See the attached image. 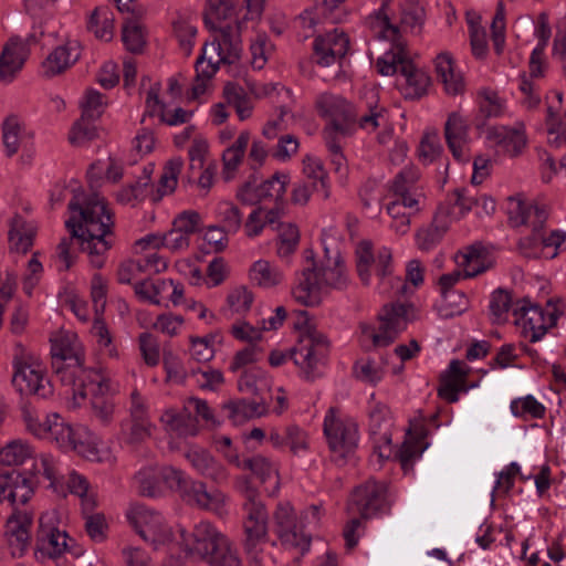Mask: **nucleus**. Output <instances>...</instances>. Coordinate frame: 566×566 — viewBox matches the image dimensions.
<instances>
[{"instance_id":"58","label":"nucleus","mask_w":566,"mask_h":566,"mask_svg":"<svg viewBox=\"0 0 566 566\" xmlns=\"http://www.w3.org/2000/svg\"><path fill=\"white\" fill-rule=\"evenodd\" d=\"M242 470L251 471L261 482H265L273 474H276V469L263 455H254L243 460Z\"/></svg>"},{"instance_id":"46","label":"nucleus","mask_w":566,"mask_h":566,"mask_svg":"<svg viewBox=\"0 0 566 566\" xmlns=\"http://www.w3.org/2000/svg\"><path fill=\"white\" fill-rule=\"evenodd\" d=\"M161 420L180 436H195L197 433L196 418L187 409L180 412L168 410L164 413Z\"/></svg>"},{"instance_id":"21","label":"nucleus","mask_w":566,"mask_h":566,"mask_svg":"<svg viewBox=\"0 0 566 566\" xmlns=\"http://www.w3.org/2000/svg\"><path fill=\"white\" fill-rule=\"evenodd\" d=\"M29 56L19 35H12L0 54V81L10 83L22 70Z\"/></svg>"},{"instance_id":"1","label":"nucleus","mask_w":566,"mask_h":566,"mask_svg":"<svg viewBox=\"0 0 566 566\" xmlns=\"http://www.w3.org/2000/svg\"><path fill=\"white\" fill-rule=\"evenodd\" d=\"M240 0H207L203 12L205 25L213 32H219L220 38H214L202 48L201 55L197 59L196 76L188 99H197L206 92L207 83L212 78L219 65L235 63L242 52L240 39L242 22L234 19V25L223 21H230L237 15Z\"/></svg>"},{"instance_id":"35","label":"nucleus","mask_w":566,"mask_h":566,"mask_svg":"<svg viewBox=\"0 0 566 566\" xmlns=\"http://www.w3.org/2000/svg\"><path fill=\"white\" fill-rule=\"evenodd\" d=\"M51 356L67 359L70 366H78L84 364V356L81 353L80 344L74 334H61L51 339Z\"/></svg>"},{"instance_id":"37","label":"nucleus","mask_w":566,"mask_h":566,"mask_svg":"<svg viewBox=\"0 0 566 566\" xmlns=\"http://www.w3.org/2000/svg\"><path fill=\"white\" fill-rule=\"evenodd\" d=\"M426 20V11L422 6L416 1H407L401 6L399 35L401 30L413 34H420Z\"/></svg>"},{"instance_id":"6","label":"nucleus","mask_w":566,"mask_h":566,"mask_svg":"<svg viewBox=\"0 0 566 566\" xmlns=\"http://www.w3.org/2000/svg\"><path fill=\"white\" fill-rule=\"evenodd\" d=\"M179 535L188 555L198 557L211 566H241L238 552L228 537L210 522L198 523L192 532L179 527Z\"/></svg>"},{"instance_id":"31","label":"nucleus","mask_w":566,"mask_h":566,"mask_svg":"<svg viewBox=\"0 0 566 566\" xmlns=\"http://www.w3.org/2000/svg\"><path fill=\"white\" fill-rule=\"evenodd\" d=\"M400 74L405 77L406 83L401 88L402 95L406 99H419L427 93V88L430 84V77L428 74L417 69L411 60L405 62L403 66L400 67Z\"/></svg>"},{"instance_id":"10","label":"nucleus","mask_w":566,"mask_h":566,"mask_svg":"<svg viewBox=\"0 0 566 566\" xmlns=\"http://www.w3.org/2000/svg\"><path fill=\"white\" fill-rule=\"evenodd\" d=\"M318 112L329 118L323 136L348 137L353 133L356 114L354 107L342 96L324 93L316 101Z\"/></svg>"},{"instance_id":"41","label":"nucleus","mask_w":566,"mask_h":566,"mask_svg":"<svg viewBox=\"0 0 566 566\" xmlns=\"http://www.w3.org/2000/svg\"><path fill=\"white\" fill-rule=\"evenodd\" d=\"M504 109V105L500 99L497 93L493 91H483L480 93L479 113L475 117L476 128L485 125L486 119L491 117H499Z\"/></svg>"},{"instance_id":"18","label":"nucleus","mask_w":566,"mask_h":566,"mask_svg":"<svg viewBox=\"0 0 566 566\" xmlns=\"http://www.w3.org/2000/svg\"><path fill=\"white\" fill-rule=\"evenodd\" d=\"M513 315L515 316V324H522L525 333H531L530 342L532 343L539 340L546 334L548 327L556 324L557 319L553 313L546 315L541 306L532 304L527 300L518 301L514 305Z\"/></svg>"},{"instance_id":"56","label":"nucleus","mask_w":566,"mask_h":566,"mask_svg":"<svg viewBox=\"0 0 566 566\" xmlns=\"http://www.w3.org/2000/svg\"><path fill=\"white\" fill-rule=\"evenodd\" d=\"M359 327L361 334L360 345L365 350H370L376 347H386L392 343V338L386 337L382 331H380V327L378 328V332H376L374 326L366 323H361Z\"/></svg>"},{"instance_id":"53","label":"nucleus","mask_w":566,"mask_h":566,"mask_svg":"<svg viewBox=\"0 0 566 566\" xmlns=\"http://www.w3.org/2000/svg\"><path fill=\"white\" fill-rule=\"evenodd\" d=\"M20 125L15 116H9L2 124V138L7 156L15 155L20 147Z\"/></svg>"},{"instance_id":"40","label":"nucleus","mask_w":566,"mask_h":566,"mask_svg":"<svg viewBox=\"0 0 566 566\" xmlns=\"http://www.w3.org/2000/svg\"><path fill=\"white\" fill-rule=\"evenodd\" d=\"M447 230L448 223L446 217H442L441 213L438 212L428 228L417 232L418 248L423 251H429L441 241Z\"/></svg>"},{"instance_id":"23","label":"nucleus","mask_w":566,"mask_h":566,"mask_svg":"<svg viewBox=\"0 0 566 566\" xmlns=\"http://www.w3.org/2000/svg\"><path fill=\"white\" fill-rule=\"evenodd\" d=\"M81 55V48L77 42H66L56 46L43 61V76L51 78L66 71Z\"/></svg>"},{"instance_id":"12","label":"nucleus","mask_w":566,"mask_h":566,"mask_svg":"<svg viewBox=\"0 0 566 566\" xmlns=\"http://www.w3.org/2000/svg\"><path fill=\"white\" fill-rule=\"evenodd\" d=\"M350 502L357 507L360 517L364 520H368L377 514L388 513L391 507L388 483L386 481L368 479L354 489Z\"/></svg>"},{"instance_id":"47","label":"nucleus","mask_w":566,"mask_h":566,"mask_svg":"<svg viewBox=\"0 0 566 566\" xmlns=\"http://www.w3.org/2000/svg\"><path fill=\"white\" fill-rule=\"evenodd\" d=\"M265 388L264 373L259 368L245 369L238 380V389L243 394L252 395L253 398L264 397Z\"/></svg>"},{"instance_id":"17","label":"nucleus","mask_w":566,"mask_h":566,"mask_svg":"<svg viewBox=\"0 0 566 566\" xmlns=\"http://www.w3.org/2000/svg\"><path fill=\"white\" fill-rule=\"evenodd\" d=\"M182 501L196 509L209 511L219 517L227 515L226 495L218 489L208 490L202 481L189 480L179 494Z\"/></svg>"},{"instance_id":"22","label":"nucleus","mask_w":566,"mask_h":566,"mask_svg":"<svg viewBox=\"0 0 566 566\" xmlns=\"http://www.w3.org/2000/svg\"><path fill=\"white\" fill-rule=\"evenodd\" d=\"M413 306L403 303H390L382 306L378 314L380 331L386 337H391L392 343L398 335L407 328L408 314Z\"/></svg>"},{"instance_id":"25","label":"nucleus","mask_w":566,"mask_h":566,"mask_svg":"<svg viewBox=\"0 0 566 566\" xmlns=\"http://www.w3.org/2000/svg\"><path fill=\"white\" fill-rule=\"evenodd\" d=\"M69 535L53 526H44L40 518V527L36 533L35 554L40 553L43 557H60L69 549Z\"/></svg>"},{"instance_id":"3","label":"nucleus","mask_w":566,"mask_h":566,"mask_svg":"<svg viewBox=\"0 0 566 566\" xmlns=\"http://www.w3.org/2000/svg\"><path fill=\"white\" fill-rule=\"evenodd\" d=\"M39 465L32 448L12 440L0 449V502L25 505L40 484Z\"/></svg>"},{"instance_id":"9","label":"nucleus","mask_w":566,"mask_h":566,"mask_svg":"<svg viewBox=\"0 0 566 566\" xmlns=\"http://www.w3.org/2000/svg\"><path fill=\"white\" fill-rule=\"evenodd\" d=\"M48 434L57 446L65 450H72L85 458L97 454L93 442V436L83 426L73 427L65 422L57 413L48 416Z\"/></svg>"},{"instance_id":"16","label":"nucleus","mask_w":566,"mask_h":566,"mask_svg":"<svg viewBox=\"0 0 566 566\" xmlns=\"http://www.w3.org/2000/svg\"><path fill=\"white\" fill-rule=\"evenodd\" d=\"M18 505H11L13 511L6 521L3 536L11 548L12 556L21 557L31 543L33 512L28 509L20 510Z\"/></svg>"},{"instance_id":"7","label":"nucleus","mask_w":566,"mask_h":566,"mask_svg":"<svg viewBox=\"0 0 566 566\" xmlns=\"http://www.w3.org/2000/svg\"><path fill=\"white\" fill-rule=\"evenodd\" d=\"M547 218V209L535 211V220L532 221V233L518 241V249L525 258L552 260L566 251V231L552 230L547 233L544 230Z\"/></svg>"},{"instance_id":"33","label":"nucleus","mask_w":566,"mask_h":566,"mask_svg":"<svg viewBox=\"0 0 566 566\" xmlns=\"http://www.w3.org/2000/svg\"><path fill=\"white\" fill-rule=\"evenodd\" d=\"M488 138L494 140L512 157L517 156L526 145V136L522 128L493 127L489 130Z\"/></svg>"},{"instance_id":"39","label":"nucleus","mask_w":566,"mask_h":566,"mask_svg":"<svg viewBox=\"0 0 566 566\" xmlns=\"http://www.w3.org/2000/svg\"><path fill=\"white\" fill-rule=\"evenodd\" d=\"M486 249L480 242H475L465 248V251L457 256L458 264L463 268V277H474L488 270V266L470 268L473 262H485Z\"/></svg>"},{"instance_id":"36","label":"nucleus","mask_w":566,"mask_h":566,"mask_svg":"<svg viewBox=\"0 0 566 566\" xmlns=\"http://www.w3.org/2000/svg\"><path fill=\"white\" fill-rule=\"evenodd\" d=\"M86 28L96 39L111 41L114 36V13L108 7L95 8L88 17Z\"/></svg>"},{"instance_id":"42","label":"nucleus","mask_w":566,"mask_h":566,"mask_svg":"<svg viewBox=\"0 0 566 566\" xmlns=\"http://www.w3.org/2000/svg\"><path fill=\"white\" fill-rule=\"evenodd\" d=\"M303 171L306 178L311 181L313 191L322 195L323 199L329 197V190L326 184L327 172L319 159L307 156L304 159Z\"/></svg>"},{"instance_id":"63","label":"nucleus","mask_w":566,"mask_h":566,"mask_svg":"<svg viewBox=\"0 0 566 566\" xmlns=\"http://www.w3.org/2000/svg\"><path fill=\"white\" fill-rule=\"evenodd\" d=\"M122 40L126 49L132 53H140L146 44L145 36L140 25H124Z\"/></svg>"},{"instance_id":"51","label":"nucleus","mask_w":566,"mask_h":566,"mask_svg":"<svg viewBox=\"0 0 566 566\" xmlns=\"http://www.w3.org/2000/svg\"><path fill=\"white\" fill-rule=\"evenodd\" d=\"M489 307L493 316V323L505 321L507 312L514 307L510 292L501 287L496 289L491 295Z\"/></svg>"},{"instance_id":"55","label":"nucleus","mask_w":566,"mask_h":566,"mask_svg":"<svg viewBox=\"0 0 566 566\" xmlns=\"http://www.w3.org/2000/svg\"><path fill=\"white\" fill-rule=\"evenodd\" d=\"M441 296L442 304L440 311L446 317L460 315L468 307V298L461 291L443 293Z\"/></svg>"},{"instance_id":"52","label":"nucleus","mask_w":566,"mask_h":566,"mask_svg":"<svg viewBox=\"0 0 566 566\" xmlns=\"http://www.w3.org/2000/svg\"><path fill=\"white\" fill-rule=\"evenodd\" d=\"M108 390L102 392L95 391L92 394L91 406L94 416L99 419L104 424H108L112 421L115 403L113 398L106 396Z\"/></svg>"},{"instance_id":"49","label":"nucleus","mask_w":566,"mask_h":566,"mask_svg":"<svg viewBox=\"0 0 566 566\" xmlns=\"http://www.w3.org/2000/svg\"><path fill=\"white\" fill-rule=\"evenodd\" d=\"M139 493L143 496L156 497L160 494L159 471L157 468H144L135 475Z\"/></svg>"},{"instance_id":"32","label":"nucleus","mask_w":566,"mask_h":566,"mask_svg":"<svg viewBox=\"0 0 566 566\" xmlns=\"http://www.w3.org/2000/svg\"><path fill=\"white\" fill-rule=\"evenodd\" d=\"M434 66L437 75L449 95H458L464 91L463 77L454 71L453 59L450 53H440L434 60Z\"/></svg>"},{"instance_id":"64","label":"nucleus","mask_w":566,"mask_h":566,"mask_svg":"<svg viewBox=\"0 0 566 566\" xmlns=\"http://www.w3.org/2000/svg\"><path fill=\"white\" fill-rule=\"evenodd\" d=\"M253 302V294L245 286L233 289L227 297L228 305L237 313L250 310Z\"/></svg>"},{"instance_id":"5","label":"nucleus","mask_w":566,"mask_h":566,"mask_svg":"<svg viewBox=\"0 0 566 566\" xmlns=\"http://www.w3.org/2000/svg\"><path fill=\"white\" fill-rule=\"evenodd\" d=\"M297 315L298 319L294 326L301 333L296 345L290 349L289 354L272 350L269 363L272 367H279L290 356L294 364L300 367L302 377L307 381H314L323 375V368L329 353V343L326 336L310 323L306 311H300Z\"/></svg>"},{"instance_id":"38","label":"nucleus","mask_w":566,"mask_h":566,"mask_svg":"<svg viewBox=\"0 0 566 566\" xmlns=\"http://www.w3.org/2000/svg\"><path fill=\"white\" fill-rule=\"evenodd\" d=\"M250 279L258 286L270 289L282 282L283 273L269 261L259 260L250 269Z\"/></svg>"},{"instance_id":"48","label":"nucleus","mask_w":566,"mask_h":566,"mask_svg":"<svg viewBox=\"0 0 566 566\" xmlns=\"http://www.w3.org/2000/svg\"><path fill=\"white\" fill-rule=\"evenodd\" d=\"M95 120L96 119H91V117H84V115H81L71 128L69 142L73 146H81L95 139L97 137V129L94 125Z\"/></svg>"},{"instance_id":"43","label":"nucleus","mask_w":566,"mask_h":566,"mask_svg":"<svg viewBox=\"0 0 566 566\" xmlns=\"http://www.w3.org/2000/svg\"><path fill=\"white\" fill-rule=\"evenodd\" d=\"M552 31L549 25H538L537 36L539 41L537 46L532 51L528 62L531 78H538L544 76V51L548 43Z\"/></svg>"},{"instance_id":"14","label":"nucleus","mask_w":566,"mask_h":566,"mask_svg":"<svg viewBox=\"0 0 566 566\" xmlns=\"http://www.w3.org/2000/svg\"><path fill=\"white\" fill-rule=\"evenodd\" d=\"M129 518L138 535L155 548L171 541V530L159 512L145 505H136Z\"/></svg>"},{"instance_id":"26","label":"nucleus","mask_w":566,"mask_h":566,"mask_svg":"<svg viewBox=\"0 0 566 566\" xmlns=\"http://www.w3.org/2000/svg\"><path fill=\"white\" fill-rule=\"evenodd\" d=\"M391 418L390 410L382 403H376L369 411V431L375 437V451L378 452L380 458H389L388 454H384L381 447L378 443H384L389 448L391 444Z\"/></svg>"},{"instance_id":"2","label":"nucleus","mask_w":566,"mask_h":566,"mask_svg":"<svg viewBox=\"0 0 566 566\" xmlns=\"http://www.w3.org/2000/svg\"><path fill=\"white\" fill-rule=\"evenodd\" d=\"M67 208L72 216L65 221L66 229L80 241L82 249L88 251L92 265L101 269L103 254L112 247L107 237L113 233V213L104 198L97 193L86 196L83 191L73 195Z\"/></svg>"},{"instance_id":"54","label":"nucleus","mask_w":566,"mask_h":566,"mask_svg":"<svg viewBox=\"0 0 566 566\" xmlns=\"http://www.w3.org/2000/svg\"><path fill=\"white\" fill-rule=\"evenodd\" d=\"M272 50L273 46L269 42L268 35L265 33L256 34L250 45L252 66L256 70L263 69Z\"/></svg>"},{"instance_id":"59","label":"nucleus","mask_w":566,"mask_h":566,"mask_svg":"<svg viewBox=\"0 0 566 566\" xmlns=\"http://www.w3.org/2000/svg\"><path fill=\"white\" fill-rule=\"evenodd\" d=\"M325 145L328 149L331 164L334 166V170L337 174L344 175L347 170V160L342 151V140L346 137L337 136H323Z\"/></svg>"},{"instance_id":"8","label":"nucleus","mask_w":566,"mask_h":566,"mask_svg":"<svg viewBox=\"0 0 566 566\" xmlns=\"http://www.w3.org/2000/svg\"><path fill=\"white\" fill-rule=\"evenodd\" d=\"M297 525V516L290 502H280L273 512V530L281 545L303 556L311 546L312 537Z\"/></svg>"},{"instance_id":"29","label":"nucleus","mask_w":566,"mask_h":566,"mask_svg":"<svg viewBox=\"0 0 566 566\" xmlns=\"http://www.w3.org/2000/svg\"><path fill=\"white\" fill-rule=\"evenodd\" d=\"M223 410L228 412V418L237 424L265 415L268 401L265 397L252 398L251 400L242 398L226 402Z\"/></svg>"},{"instance_id":"4","label":"nucleus","mask_w":566,"mask_h":566,"mask_svg":"<svg viewBox=\"0 0 566 566\" xmlns=\"http://www.w3.org/2000/svg\"><path fill=\"white\" fill-rule=\"evenodd\" d=\"M305 263L296 276V284L292 290L293 297L304 306H317L323 295L331 290H344L348 284V276L343 259L337 254L334 260L317 263L312 249L304 251Z\"/></svg>"},{"instance_id":"61","label":"nucleus","mask_w":566,"mask_h":566,"mask_svg":"<svg viewBox=\"0 0 566 566\" xmlns=\"http://www.w3.org/2000/svg\"><path fill=\"white\" fill-rule=\"evenodd\" d=\"M511 409L515 416L530 415L533 418L538 419L543 418L545 415V407L531 395L522 399L514 400L511 405Z\"/></svg>"},{"instance_id":"11","label":"nucleus","mask_w":566,"mask_h":566,"mask_svg":"<svg viewBox=\"0 0 566 566\" xmlns=\"http://www.w3.org/2000/svg\"><path fill=\"white\" fill-rule=\"evenodd\" d=\"M388 1L379 8L374 15H370V23H375L381 28V33L390 32V40L392 42L394 52H388L384 57H379L376 62V67L381 75H394L400 73V67L405 62L409 61L407 53V44L402 36L399 35V28L392 24L387 14Z\"/></svg>"},{"instance_id":"34","label":"nucleus","mask_w":566,"mask_h":566,"mask_svg":"<svg viewBox=\"0 0 566 566\" xmlns=\"http://www.w3.org/2000/svg\"><path fill=\"white\" fill-rule=\"evenodd\" d=\"M547 209L545 206L526 203L520 195L507 198L506 213L512 227L530 224L535 220V211Z\"/></svg>"},{"instance_id":"19","label":"nucleus","mask_w":566,"mask_h":566,"mask_svg":"<svg viewBox=\"0 0 566 566\" xmlns=\"http://www.w3.org/2000/svg\"><path fill=\"white\" fill-rule=\"evenodd\" d=\"M349 49V38L344 31L334 29L318 35L313 45L316 63L329 66L345 57Z\"/></svg>"},{"instance_id":"44","label":"nucleus","mask_w":566,"mask_h":566,"mask_svg":"<svg viewBox=\"0 0 566 566\" xmlns=\"http://www.w3.org/2000/svg\"><path fill=\"white\" fill-rule=\"evenodd\" d=\"M289 175L276 171L271 178L259 185L260 202L273 199L275 203H283Z\"/></svg>"},{"instance_id":"13","label":"nucleus","mask_w":566,"mask_h":566,"mask_svg":"<svg viewBox=\"0 0 566 566\" xmlns=\"http://www.w3.org/2000/svg\"><path fill=\"white\" fill-rule=\"evenodd\" d=\"M324 433L331 450L345 458L358 446V426L352 419L335 417V408H329L324 419Z\"/></svg>"},{"instance_id":"45","label":"nucleus","mask_w":566,"mask_h":566,"mask_svg":"<svg viewBox=\"0 0 566 566\" xmlns=\"http://www.w3.org/2000/svg\"><path fill=\"white\" fill-rule=\"evenodd\" d=\"M150 428L149 419L128 418L120 423V436L126 443L137 444L150 437Z\"/></svg>"},{"instance_id":"60","label":"nucleus","mask_w":566,"mask_h":566,"mask_svg":"<svg viewBox=\"0 0 566 566\" xmlns=\"http://www.w3.org/2000/svg\"><path fill=\"white\" fill-rule=\"evenodd\" d=\"M174 32L179 41L180 48L189 55L192 51L195 36L197 34L196 25H192L185 19H178L174 22Z\"/></svg>"},{"instance_id":"20","label":"nucleus","mask_w":566,"mask_h":566,"mask_svg":"<svg viewBox=\"0 0 566 566\" xmlns=\"http://www.w3.org/2000/svg\"><path fill=\"white\" fill-rule=\"evenodd\" d=\"M12 384L21 395L45 398L52 394L48 381H44L41 369L27 363L14 360Z\"/></svg>"},{"instance_id":"28","label":"nucleus","mask_w":566,"mask_h":566,"mask_svg":"<svg viewBox=\"0 0 566 566\" xmlns=\"http://www.w3.org/2000/svg\"><path fill=\"white\" fill-rule=\"evenodd\" d=\"M186 458L205 478L211 479L217 483L224 482L228 479L226 468L209 451L201 448H191L187 451Z\"/></svg>"},{"instance_id":"30","label":"nucleus","mask_w":566,"mask_h":566,"mask_svg":"<svg viewBox=\"0 0 566 566\" xmlns=\"http://www.w3.org/2000/svg\"><path fill=\"white\" fill-rule=\"evenodd\" d=\"M36 228L20 214H15L9 222V249L18 253H27L33 245Z\"/></svg>"},{"instance_id":"50","label":"nucleus","mask_w":566,"mask_h":566,"mask_svg":"<svg viewBox=\"0 0 566 566\" xmlns=\"http://www.w3.org/2000/svg\"><path fill=\"white\" fill-rule=\"evenodd\" d=\"M424 434H419L416 438L406 440L399 448L398 458L401 468L407 471L412 469V461L420 457L424 450L423 443Z\"/></svg>"},{"instance_id":"15","label":"nucleus","mask_w":566,"mask_h":566,"mask_svg":"<svg viewBox=\"0 0 566 566\" xmlns=\"http://www.w3.org/2000/svg\"><path fill=\"white\" fill-rule=\"evenodd\" d=\"M243 521V548L249 557L259 560L263 545L269 541V514L265 505L252 506Z\"/></svg>"},{"instance_id":"62","label":"nucleus","mask_w":566,"mask_h":566,"mask_svg":"<svg viewBox=\"0 0 566 566\" xmlns=\"http://www.w3.org/2000/svg\"><path fill=\"white\" fill-rule=\"evenodd\" d=\"M105 102L103 95L96 90H87L85 99L82 102V115L91 117V119H98L104 112Z\"/></svg>"},{"instance_id":"27","label":"nucleus","mask_w":566,"mask_h":566,"mask_svg":"<svg viewBox=\"0 0 566 566\" xmlns=\"http://www.w3.org/2000/svg\"><path fill=\"white\" fill-rule=\"evenodd\" d=\"M444 137L447 145L453 157L459 160H465L463 146L469 140V125L459 113H451L444 124Z\"/></svg>"},{"instance_id":"24","label":"nucleus","mask_w":566,"mask_h":566,"mask_svg":"<svg viewBox=\"0 0 566 566\" xmlns=\"http://www.w3.org/2000/svg\"><path fill=\"white\" fill-rule=\"evenodd\" d=\"M72 374L75 376L74 381H67L66 385L72 387L74 399H85L88 394L109 390L108 380L94 369H85L83 364L74 366Z\"/></svg>"},{"instance_id":"57","label":"nucleus","mask_w":566,"mask_h":566,"mask_svg":"<svg viewBox=\"0 0 566 566\" xmlns=\"http://www.w3.org/2000/svg\"><path fill=\"white\" fill-rule=\"evenodd\" d=\"M201 216L195 210H186L179 213L174 222L172 228L190 238L191 234L200 231Z\"/></svg>"}]
</instances>
